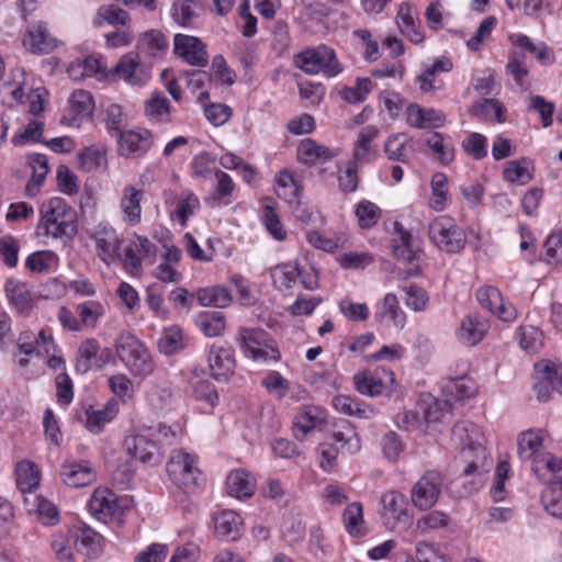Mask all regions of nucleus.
Returning a JSON list of instances; mask_svg holds the SVG:
<instances>
[{"instance_id":"obj_43","label":"nucleus","mask_w":562,"mask_h":562,"mask_svg":"<svg viewBox=\"0 0 562 562\" xmlns=\"http://www.w3.org/2000/svg\"><path fill=\"white\" fill-rule=\"evenodd\" d=\"M196 323L207 337L221 336L225 329V317L222 312H205L198 316Z\"/></svg>"},{"instance_id":"obj_12","label":"nucleus","mask_w":562,"mask_h":562,"mask_svg":"<svg viewBox=\"0 0 562 562\" xmlns=\"http://www.w3.org/2000/svg\"><path fill=\"white\" fill-rule=\"evenodd\" d=\"M125 449L131 458L142 463L155 465L161 459V452L157 443L145 435L130 436L124 440Z\"/></svg>"},{"instance_id":"obj_60","label":"nucleus","mask_w":562,"mask_h":562,"mask_svg":"<svg viewBox=\"0 0 562 562\" xmlns=\"http://www.w3.org/2000/svg\"><path fill=\"white\" fill-rule=\"evenodd\" d=\"M356 216L361 228H371L379 221L380 209L370 201H361L356 207Z\"/></svg>"},{"instance_id":"obj_59","label":"nucleus","mask_w":562,"mask_h":562,"mask_svg":"<svg viewBox=\"0 0 562 562\" xmlns=\"http://www.w3.org/2000/svg\"><path fill=\"white\" fill-rule=\"evenodd\" d=\"M381 447L384 458L396 462L404 451L405 445L395 431H389L382 437Z\"/></svg>"},{"instance_id":"obj_7","label":"nucleus","mask_w":562,"mask_h":562,"mask_svg":"<svg viewBox=\"0 0 562 562\" xmlns=\"http://www.w3.org/2000/svg\"><path fill=\"white\" fill-rule=\"evenodd\" d=\"M442 483L443 479L438 471H426L411 490L413 505L419 510L432 508L441 495Z\"/></svg>"},{"instance_id":"obj_51","label":"nucleus","mask_w":562,"mask_h":562,"mask_svg":"<svg viewBox=\"0 0 562 562\" xmlns=\"http://www.w3.org/2000/svg\"><path fill=\"white\" fill-rule=\"evenodd\" d=\"M520 347L528 352H538L543 345V334L535 326H520L517 330Z\"/></svg>"},{"instance_id":"obj_37","label":"nucleus","mask_w":562,"mask_h":562,"mask_svg":"<svg viewBox=\"0 0 562 562\" xmlns=\"http://www.w3.org/2000/svg\"><path fill=\"white\" fill-rule=\"evenodd\" d=\"M69 110L72 113L74 124L79 125L76 121L80 117H89L94 110V101L89 91L76 90L69 98Z\"/></svg>"},{"instance_id":"obj_32","label":"nucleus","mask_w":562,"mask_h":562,"mask_svg":"<svg viewBox=\"0 0 562 562\" xmlns=\"http://www.w3.org/2000/svg\"><path fill=\"white\" fill-rule=\"evenodd\" d=\"M16 485L22 493L32 492L40 484V472L34 462L23 460L15 467Z\"/></svg>"},{"instance_id":"obj_20","label":"nucleus","mask_w":562,"mask_h":562,"mask_svg":"<svg viewBox=\"0 0 562 562\" xmlns=\"http://www.w3.org/2000/svg\"><path fill=\"white\" fill-rule=\"evenodd\" d=\"M144 196V191L135 188L132 184L124 187L120 200V207L124 215V221L128 225H137L142 218L140 202Z\"/></svg>"},{"instance_id":"obj_50","label":"nucleus","mask_w":562,"mask_h":562,"mask_svg":"<svg viewBox=\"0 0 562 562\" xmlns=\"http://www.w3.org/2000/svg\"><path fill=\"white\" fill-rule=\"evenodd\" d=\"M541 501L549 515L562 519V479L543 492Z\"/></svg>"},{"instance_id":"obj_16","label":"nucleus","mask_w":562,"mask_h":562,"mask_svg":"<svg viewBox=\"0 0 562 562\" xmlns=\"http://www.w3.org/2000/svg\"><path fill=\"white\" fill-rule=\"evenodd\" d=\"M530 460L532 471L541 482L553 484L562 479V459L549 452H541Z\"/></svg>"},{"instance_id":"obj_5","label":"nucleus","mask_w":562,"mask_h":562,"mask_svg":"<svg viewBox=\"0 0 562 562\" xmlns=\"http://www.w3.org/2000/svg\"><path fill=\"white\" fill-rule=\"evenodd\" d=\"M294 63L296 67L308 75L323 71L327 76L334 77L342 71L334 49L325 45L299 53L294 57Z\"/></svg>"},{"instance_id":"obj_45","label":"nucleus","mask_w":562,"mask_h":562,"mask_svg":"<svg viewBox=\"0 0 562 562\" xmlns=\"http://www.w3.org/2000/svg\"><path fill=\"white\" fill-rule=\"evenodd\" d=\"M419 411L423 413V422L428 426L431 424L443 423L451 415V405L448 401H434L425 405L419 404Z\"/></svg>"},{"instance_id":"obj_17","label":"nucleus","mask_w":562,"mask_h":562,"mask_svg":"<svg viewBox=\"0 0 562 562\" xmlns=\"http://www.w3.org/2000/svg\"><path fill=\"white\" fill-rule=\"evenodd\" d=\"M60 474L64 483L70 487L87 486L95 479V473L88 461H66Z\"/></svg>"},{"instance_id":"obj_9","label":"nucleus","mask_w":562,"mask_h":562,"mask_svg":"<svg viewBox=\"0 0 562 562\" xmlns=\"http://www.w3.org/2000/svg\"><path fill=\"white\" fill-rule=\"evenodd\" d=\"M115 138L119 155L126 159L143 157L154 144L153 134L148 130L124 131Z\"/></svg>"},{"instance_id":"obj_19","label":"nucleus","mask_w":562,"mask_h":562,"mask_svg":"<svg viewBox=\"0 0 562 562\" xmlns=\"http://www.w3.org/2000/svg\"><path fill=\"white\" fill-rule=\"evenodd\" d=\"M23 46L33 54H49L56 47V40L47 32L44 24L38 23L27 27Z\"/></svg>"},{"instance_id":"obj_44","label":"nucleus","mask_w":562,"mask_h":562,"mask_svg":"<svg viewBox=\"0 0 562 562\" xmlns=\"http://www.w3.org/2000/svg\"><path fill=\"white\" fill-rule=\"evenodd\" d=\"M356 390L367 396H378L383 392V383L376 379L370 371L362 370L353 375Z\"/></svg>"},{"instance_id":"obj_34","label":"nucleus","mask_w":562,"mask_h":562,"mask_svg":"<svg viewBox=\"0 0 562 562\" xmlns=\"http://www.w3.org/2000/svg\"><path fill=\"white\" fill-rule=\"evenodd\" d=\"M323 422V417L316 407H307L299 413L293 420V435L303 440L305 436Z\"/></svg>"},{"instance_id":"obj_33","label":"nucleus","mask_w":562,"mask_h":562,"mask_svg":"<svg viewBox=\"0 0 562 562\" xmlns=\"http://www.w3.org/2000/svg\"><path fill=\"white\" fill-rule=\"evenodd\" d=\"M100 344L95 338L83 340L77 351L75 369L78 373L85 374L94 367Z\"/></svg>"},{"instance_id":"obj_23","label":"nucleus","mask_w":562,"mask_h":562,"mask_svg":"<svg viewBox=\"0 0 562 562\" xmlns=\"http://www.w3.org/2000/svg\"><path fill=\"white\" fill-rule=\"evenodd\" d=\"M4 290L7 299L15 307L16 312L22 315H29L34 307V300L26 284L15 280H8Z\"/></svg>"},{"instance_id":"obj_14","label":"nucleus","mask_w":562,"mask_h":562,"mask_svg":"<svg viewBox=\"0 0 562 562\" xmlns=\"http://www.w3.org/2000/svg\"><path fill=\"white\" fill-rule=\"evenodd\" d=\"M379 135V128L373 125H369L362 128L355 143L352 160L351 162L358 164H370L374 161L379 155L376 147L373 145V140Z\"/></svg>"},{"instance_id":"obj_35","label":"nucleus","mask_w":562,"mask_h":562,"mask_svg":"<svg viewBox=\"0 0 562 562\" xmlns=\"http://www.w3.org/2000/svg\"><path fill=\"white\" fill-rule=\"evenodd\" d=\"M196 299L203 306H214L217 308L227 307L232 302V295L228 289L221 285L199 289Z\"/></svg>"},{"instance_id":"obj_4","label":"nucleus","mask_w":562,"mask_h":562,"mask_svg":"<svg viewBox=\"0 0 562 562\" xmlns=\"http://www.w3.org/2000/svg\"><path fill=\"white\" fill-rule=\"evenodd\" d=\"M430 240L440 250L448 254H458L467 245V235L450 216H438L428 227Z\"/></svg>"},{"instance_id":"obj_36","label":"nucleus","mask_w":562,"mask_h":562,"mask_svg":"<svg viewBox=\"0 0 562 562\" xmlns=\"http://www.w3.org/2000/svg\"><path fill=\"white\" fill-rule=\"evenodd\" d=\"M170 102L159 92H154L145 101V115L149 121L156 123L169 122Z\"/></svg>"},{"instance_id":"obj_6","label":"nucleus","mask_w":562,"mask_h":562,"mask_svg":"<svg viewBox=\"0 0 562 562\" xmlns=\"http://www.w3.org/2000/svg\"><path fill=\"white\" fill-rule=\"evenodd\" d=\"M240 348L252 360L278 361L279 349L271 336L261 328H240Z\"/></svg>"},{"instance_id":"obj_31","label":"nucleus","mask_w":562,"mask_h":562,"mask_svg":"<svg viewBox=\"0 0 562 562\" xmlns=\"http://www.w3.org/2000/svg\"><path fill=\"white\" fill-rule=\"evenodd\" d=\"M480 465L475 461H471L463 470L462 474L456 480L454 483L462 484L463 490L459 492V497H465L479 491L483 484L482 473L487 472V469L480 471Z\"/></svg>"},{"instance_id":"obj_42","label":"nucleus","mask_w":562,"mask_h":562,"mask_svg":"<svg viewBox=\"0 0 562 562\" xmlns=\"http://www.w3.org/2000/svg\"><path fill=\"white\" fill-rule=\"evenodd\" d=\"M409 138L405 134L391 135L384 144V153L387 158L402 164L409 162V155L407 150V143Z\"/></svg>"},{"instance_id":"obj_29","label":"nucleus","mask_w":562,"mask_h":562,"mask_svg":"<svg viewBox=\"0 0 562 562\" xmlns=\"http://www.w3.org/2000/svg\"><path fill=\"white\" fill-rule=\"evenodd\" d=\"M333 406L336 411L348 416H357L366 419L375 416V409L373 407L348 395H336L333 398Z\"/></svg>"},{"instance_id":"obj_15","label":"nucleus","mask_w":562,"mask_h":562,"mask_svg":"<svg viewBox=\"0 0 562 562\" xmlns=\"http://www.w3.org/2000/svg\"><path fill=\"white\" fill-rule=\"evenodd\" d=\"M488 323L476 314L467 315L457 330L458 340L465 346L479 344L488 330Z\"/></svg>"},{"instance_id":"obj_56","label":"nucleus","mask_w":562,"mask_h":562,"mask_svg":"<svg viewBox=\"0 0 562 562\" xmlns=\"http://www.w3.org/2000/svg\"><path fill=\"white\" fill-rule=\"evenodd\" d=\"M57 261V256L49 250L36 251L26 258L25 266L32 272H47Z\"/></svg>"},{"instance_id":"obj_57","label":"nucleus","mask_w":562,"mask_h":562,"mask_svg":"<svg viewBox=\"0 0 562 562\" xmlns=\"http://www.w3.org/2000/svg\"><path fill=\"white\" fill-rule=\"evenodd\" d=\"M448 392L458 401L473 397L477 392V385L467 376L454 379L447 386Z\"/></svg>"},{"instance_id":"obj_40","label":"nucleus","mask_w":562,"mask_h":562,"mask_svg":"<svg viewBox=\"0 0 562 562\" xmlns=\"http://www.w3.org/2000/svg\"><path fill=\"white\" fill-rule=\"evenodd\" d=\"M130 21L131 16L126 10L115 4H104L98 9L94 23L98 26H101L103 22L113 26H125Z\"/></svg>"},{"instance_id":"obj_61","label":"nucleus","mask_w":562,"mask_h":562,"mask_svg":"<svg viewBox=\"0 0 562 562\" xmlns=\"http://www.w3.org/2000/svg\"><path fill=\"white\" fill-rule=\"evenodd\" d=\"M447 177L438 172L432 176L431 179V189H432V196L430 200V205L432 209L437 211H442L447 204Z\"/></svg>"},{"instance_id":"obj_53","label":"nucleus","mask_w":562,"mask_h":562,"mask_svg":"<svg viewBox=\"0 0 562 562\" xmlns=\"http://www.w3.org/2000/svg\"><path fill=\"white\" fill-rule=\"evenodd\" d=\"M76 312L80 317L81 327H94L99 318L104 314V307L98 301H87L78 304Z\"/></svg>"},{"instance_id":"obj_22","label":"nucleus","mask_w":562,"mask_h":562,"mask_svg":"<svg viewBox=\"0 0 562 562\" xmlns=\"http://www.w3.org/2000/svg\"><path fill=\"white\" fill-rule=\"evenodd\" d=\"M276 194L283 199L291 207L301 205L300 198L303 187L294 176L288 171L282 170L276 176Z\"/></svg>"},{"instance_id":"obj_28","label":"nucleus","mask_w":562,"mask_h":562,"mask_svg":"<svg viewBox=\"0 0 562 562\" xmlns=\"http://www.w3.org/2000/svg\"><path fill=\"white\" fill-rule=\"evenodd\" d=\"M543 441L544 431L542 429L522 431L518 437V453L520 459L530 460L532 457L541 453Z\"/></svg>"},{"instance_id":"obj_52","label":"nucleus","mask_w":562,"mask_h":562,"mask_svg":"<svg viewBox=\"0 0 562 562\" xmlns=\"http://www.w3.org/2000/svg\"><path fill=\"white\" fill-rule=\"evenodd\" d=\"M385 315H390L393 323L398 326L403 327L405 324V313L400 307L398 300L395 294L387 293L383 297L381 312H378L375 314L376 319L381 321Z\"/></svg>"},{"instance_id":"obj_30","label":"nucleus","mask_w":562,"mask_h":562,"mask_svg":"<svg viewBox=\"0 0 562 562\" xmlns=\"http://www.w3.org/2000/svg\"><path fill=\"white\" fill-rule=\"evenodd\" d=\"M147 401L156 412H168L176 403V396L169 385L153 384L147 391Z\"/></svg>"},{"instance_id":"obj_58","label":"nucleus","mask_w":562,"mask_h":562,"mask_svg":"<svg viewBox=\"0 0 562 562\" xmlns=\"http://www.w3.org/2000/svg\"><path fill=\"white\" fill-rule=\"evenodd\" d=\"M97 248L104 255H116L120 249V239L113 228L98 231L94 236Z\"/></svg>"},{"instance_id":"obj_25","label":"nucleus","mask_w":562,"mask_h":562,"mask_svg":"<svg viewBox=\"0 0 562 562\" xmlns=\"http://www.w3.org/2000/svg\"><path fill=\"white\" fill-rule=\"evenodd\" d=\"M335 442L340 443L342 452L355 454L361 449V440L355 427L348 420H340L333 432Z\"/></svg>"},{"instance_id":"obj_48","label":"nucleus","mask_w":562,"mask_h":562,"mask_svg":"<svg viewBox=\"0 0 562 562\" xmlns=\"http://www.w3.org/2000/svg\"><path fill=\"white\" fill-rule=\"evenodd\" d=\"M78 162L81 170L93 172L106 168V157L103 151L94 147H87L78 155Z\"/></svg>"},{"instance_id":"obj_41","label":"nucleus","mask_w":562,"mask_h":562,"mask_svg":"<svg viewBox=\"0 0 562 562\" xmlns=\"http://www.w3.org/2000/svg\"><path fill=\"white\" fill-rule=\"evenodd\" d=\"M346 530L352 537H363L367 531L363 528L362 505L358 502L349 504L344 512Z\"/></svg>"},{"instance_id":"obj_3","label":"nucleus","mask_w":562,"mask_h":562,"mask_svg":"<svg viewBox=\"0 0 562 562\" xmlns=\"http://www.w3.org/2000/svg\"><path fill=\"white\" fill-rule=\"evenodd\" d=\"M120 360L135 376H148L155 371L153 358L143 342L130 333H122L115 341Z\"/></svg>"},{"instance_id":"obj_49","label":"nucleus","mask_w":562,"mask_h":562,"mask_svg":"<svg viewBox=\"0 0 562 562\" xmlns=\"http://www.w3.org/2000/svg\"><path fill=\"white\" fill-rule=\"evenodd\" d=\"M76 542L87 550V555H98L103 546V537L88 526L79 528L76 532Z\"/></svg>"},{"instance_id":"obj_27","label":"nucleus","mask_w":562,"mask_h":562,"mask_svg":"<svg viewBox=\"0 0 562 562\" xmlns=\"http://www.w3.org/2000/svg\"><path fill=\"white\" fill-rule=\"evenodd\" d=\"M226 490L236 498H248L255 492V482L244 470H233L226 477Z\"/></svg>"},{"instance_id":"obj_1","label":"nucleus","mask_w":562,"mask_h":562,"mask_svg":"<svg viewBox=\"0 0 562 562\" xmlns=\"http://www.w3.org/2000/svg\"><path fill=\"white\" fill-rule=\"evenodd\" d=\"M40 225L44 227L46 235L54 238H71L77 234V212L61 198H52L41 207Z\"/></svg>"},{"instance_id":"obj_18","label":"nucleus","mask_w":562,"mask_h":562,"mask_svg":"<svg viewBox=\"0 0 562 562\" xmlns=\"http://www.w3.org/2000/svg\"><path fill=\"white\" fill-rule=\"evenodd\" d=\"M214 528L222 540L236 541L244 532V522L236 512L226 509L214 517Z\"/></svg>"},{"instance_id":"obj_38","label":"nucleus","mask_w":562,"mask_h":562,"mask_svg":"<svg viewBox=\"0 0 562 562\" xmlns=\"http://www.w3.org/2000/svg\"><path fill=\"white\" fill-rule=\"evenodd\" d=\"M381 503L384 510V516L396 521H401L406 515V498L403 494L389 491L381 497Z\"/></svg>"},{"instance_id":"obj_8","label":"nucleus","mask_w":562,"mask_h":562,"mask_svg":"<svg viewBox=\"0 0 562 562\" xmlns=\"http://www.w3.org/2000/svg\"><path fill=\"white\" fill-rule=\"evenodd\" d=\"M173 54L191 66L205 67L209 64L207 46L196 36L176 34Z\"/></svg>"},{"instance_id":"obj_10","label":"nucleus","mask_w":562,"mask_h":562,"mask_svg":"<svg viewBox=\"0 0 562 562\" xmlns=\"http://www.w3.org/2000/svg\"><path fill=\"white\" fill-rule=\"evenodd\" d=\"M88 506L91 514L104 522L120 520L124 512L120 499L109 488H97Z\"/></svg>"},{"instance_id":"obj_24","label":"nucleus","mask_w":562,"mask_h":562,"mask_svg":"<svg viewBox=\"0 0 562 562\" xmlns=\"http://www.w3.org/2000/svg\"><path fill=\"white\" fill-rule=\"evenodd\" d=\"M419 248L414 245V238L409 231L400 223L394 224L393 255L405 262H412L417 258Z\"/></svg>"},{"instance_id":"obj_11","label":"nucleus","mask_w":562,"mask_h":562,"mask_svg":"<svg viewBox=\"0 0 562 562\" xmlns=\"http://www.w3.org/2000/svg\"><path fill=\"white\" fill-rule=\"evenodd\" d=\"M209 369L212 379L220 382H227L235 373V351L231 346L213 344L210 347Z\"/></svg>"},{"instance_id":"obj_63","label":"nucleus","mask_w":562,"mask_h":562,"mask_svg":"<svg viewBox=\"0 0 562 562\" xmlns=\"http://www.w3.org/2000/svg\"><path fill=\"white\" fill-rule=\"evenodd\" d=\"M263 224L269 234L277 240H284L286 237V231L284 229L279 215L277 214L273 206L267 204L263 209Z\"/></svg>"},{"instance_id":"obj_39","label":"nucleus","mask_w":562,"mask_h":562,"mask_svg":"<svg viewBox=\"0 0 562 562\" xmlns=\"http://www.w3.org/2000/svg\"><path fill=\"white\" fill-rule=\"evenodd\" d=\"M117 414V403L114 401L109 402L101 409L87 413V428L93 432L99 434L105 424L110 423Z\"/></svg>"},{"instance_id":"obj_2","label":"nucleus","mask_w":562,"mask_h":562,"mask_svg":"<svg viewBox=\"0 0 562 562\" xmlns=\"http://www.w3.org/2000/svg\"><path fill=\"white\" fill-rule=\"evenodd\" d=\"M198 457L182 449L172 450L166 470L169 480L186 494H194L204 485V477L196 465Z\"/></svg>"},{"instance_id":"obj_55","label":"nucleus","mask_w":562,"mask_h":562,"mask_svg":"<svg viewBox=\"0 0 562 562\" xmlns=\"http://www.w3.org/2000/svg\"><path fill=\"white\" fill-rule=\"evenodd\" d=\"M181 329L177 326L165 329L158 341L159 350L165 355H172L183 348Z\"/></svg>"},{"instance_id":"obj_21","label":"nucleus","mask_w":562,"mask_h":562,"mask_svg":"<svg viewBox=\"0 0 562 562\" xmlns=\"http://www.w3.org/2000/svg\"><path fill=\"white\" fill-rule=\"evenodd\" d=\"M168 48L169 42L159 30H149L142 33L136 44L138 55L144 54L151 58L162 57Z\"/></svg>"},{"instance_id":"obj_64","label":"nucleus","mask_w":562,"mask_h":562,"mask_svg":"<svg viewBox=\"0 0 562 562\" xmlns=\"http://www.w3.org/2000/svg\"><path fill=\"white\" fill-rule=\"evenodd\" d=\"M426 144L443 165H448L454 159V150L445 145L443 135L441 133L434 132L430 134L426 138Z\"/></svg>"},{"instance_id":"obj_26","label":"nucleus","mask_w":562,"mask_h":562,"mask_svg":"<svg viewBox=\"0 0 562 562\" xmlns=\"http://www.w3.org/2000/svg\"><path fill=\"white\" fill-rule=\"evenodd\" d=\"M335 157L331 149L317 144L312 138L301 140L297 147V158L305 165H314L317 161H328Z\"/></svg>"},{"instance_id":"obj_46","label":"nucleus","mask_w":562,"mask_h":562,"mask_svg":"<svg viewBox=\"0 0 562 562\" xmlns=\"http://www.w3.org/2000/svg\"><path fill=\"white\" fill-rule=\"evenodd\" d=\"M300 274L301 268L291 263L278 265L271 270L273 284L279 289H291Z\"/></svg>"},{"instance_id":"obj_54","label":"nucleus","mask_w":562,"mask_h":562,"mask_svg":"<svg viewBox=\"0 0 562 562\" xmlns=\"http://www.w3.org/2000/svg\"><path fill=\"white\" fill-rule=\"evenodd\" d=\"M529 164L528 159L521 158L518 160H510L505 165L503 177L508 182L526 183L532 179L531 173L527 169Z\"/></svg>"},{"instance_id":"obj_62","label":"nucleus","mask_w":562,"mask_h":562,"mask_svg":"<svg viewBox=\"0 0 562 562\" xmlns=\"http://www.w3.org/2000/svg\"><path fill=\"white\" fill-rule=\"evenodd\" d=\"M464 151L476 160H481L487 155V139L480 133H471L463 142Z\"/></svg>"},{"instance_id":"obj_13","label":"nucleus","mask_w":562,"mask_h":562,"mask_svg":"<svg viewBox=\"0 0 562 562\" xmlns=\"http://www.w3.org/2000/svg\"><path fill=\"white\" fill-rule=\"evenodd\" d=\"M536 370L541 374L538 382L535 383V390L539 401L546 402L550 398L552 391L562 395V367L554 363H546L543 369L536 364Z\"/></svg>"},{"instance_id":"obj_47","label":"nucleus","mask_w":562,"mask_h":562,"mask_svg":"<svg viewBox=\"0 0 562 562\" xmlns=\"http://www.w3.org/2000/svg\"><path fill=\"white\" fill-rule=\"evenodd\" d=\"M373 89V82L368 77L357 78L355 86L344 87L340 97L348 103L363 102Z\"/></svg>"}]
</instances>
